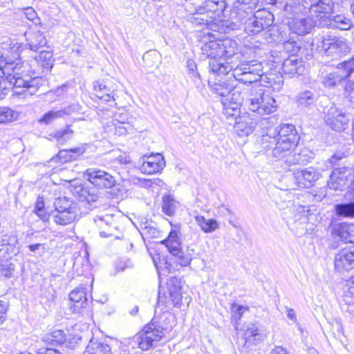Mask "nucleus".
<instances>
[{
	"instance_id": "obj_3",
	"label": "nucleus",
	"mask_w": 354,
	"mask_h": 354,
	"mask_svg": "<svg viewBox=\"0 0 354 354\" xmlns=\"http://www.w3.org/2000/svg\"><path fill=\"white\" fill-rule=\"evenodd\" d=\"M266 2L274 7V12L282 13L286 17V24L292 33L298 35H307L316 24V21L311 17L295 15L294 14L298 13L301 9L290 0H266Z\"/></svg>"
},
{
	"instance_id": "obj_60",
	"label": "nucleus",
	"mask_w": 354,
	"mask_h": 354,
	"mask_svg": "<svg viewBox=\"0 0 354 354\" xmlns=\"http://www.w3.org/2000/svg\"><path fill=\"white\" fill-rule=\"evenodd\" d=\"M81 260H82V258L77 257V258H75L74 263H73V268H74V269L76 270V271L77 272V273L79 274H83L84 270L89 269L88 261V259H86L85 260L86 263L83 264L82 270H80L79 266L80 265Z\"/></svg>"
},
{
	"instance_id": "obj_32",
	"label": "nucleus",
	"mask_w": 354,
	"mask_h": 354,
	"mask_svg": "<svg viewBox=\"0 0 354 354\" xmlns=\"http://www.w3.org/2000/svg\"><path fill=\"white\" fill-rule=\"evenodd\" d=\"M279 128L280 126L274 129H267L266 133L263 134L260 140L259 141V144L260 145L262 149L266 151L271 150V152H272V149L276 145Z\"/></svg>"
},
{
	"instance_id": "obj_19",
	"label": "nucleus",
	"mask_w": 354,
	"mask_h": 354,
	"mask_svg": "<svg viewBox=\"0 0 354 354\" xmlns=\"http://www.w3.org/2000/svg\"><path fill=\"white\" fill-rule=\"evenodd\" d=\"M259 0H234L231 10L232 20L243 21L253 12L257 8Z\"/></svg>"
},
{
	"instance_id": "obj_15",
	"label": "nucleus",
	"mask_w": 354,
	"mask_h": 354,
	"mask_svg": "<svg viewBox=\"0 0 354 354\" xmlns=\"http://www.w3.org/2000/svg\"><path fill=\"white\" fill-rule=\"evenodd\" d=\"M333 0H315L310 6L309 11L316 22H324L328 19L334 10Z\"/></svg>"
},
{
	"instance_id": "obj_54",
	"label": "nucleus",
	"mask_w": 354,
	"mask_h": 354,
	"mask_svg": "<svg viewBox=\"0 0 354 354\" xmlns=\"http://www.w3.org/2000/svg\"><path fill=\"white\" fill-rule=\"evenodd\" d=\"M187 66L191 75V77L193 79L201 80L200 74L196 71L197 66L195 62L193 59H188L187 62Z\"/></svg>"
},
{
	"instance_id": "obj_11",
	"label": "nucleus",
	"mask_w": 354,
	"mask_h": 354,
	"mask_svg": "<svg viewBox=\"0 0 354 354\" xmlns=\"http://www.w3.org/2000/svg\"><path fill=\"white\" fill-rule=\"evenodd\" d=\"M182 280L180 277H170L167 282V292L161 295L158 294L157 304L166 307L174 306L180 308L182 305Z\"/></svg>"
},
{
	"instance_id": "obj_14",
	"label": "nucleus",
	"mask_w": 354,
	"mask_h": 354,
	"mask_svg": "<svg viewBox=\"0 0 354 354\" xmlns=\"http://www.w3.org/2000/svg\"><path fill=\"white\" fill-rule=\"evenodd\" d=\"M87 180L96 188L109 189L115 185V178L109 173L95 169H88L84 172Z\"/></svg>"
},
{
	"instance_id": "obj_42",
	"label": "nucleus",
	"mask_w": 354,
	"mask_h": 354,
	"mask_svg": "<svg viewBox=\"0 0 354 354\" xmlns=\"http://www.w3.org/2000/svg\"><path fill=\"white\" fill-rule=\"evenodd\" d=\"M296 101L299 106H310L317 101V95L313 91L306 90L297 95Z\"/></svg>"
},
{
	"instance_id": "obj_38",
	"label": "nucleus",
	"mask_w": 354,
	"mask_h": 354,
	"mask_svg": "<svg viewBox=\"0 0 354 354\" xmlns=\"http://www.w3.org/2000/svg\"><path fill=\"white\" fill-rule=\"evenodd\" d=\"M86 351L89 354H112L109 344L96 339H91Z\"/></svg>"
},
{
	"instance_id": "obj_44",
	"label": "nucleus",
	"mask_w": 354,
	"mask_h": 354,
	"mask_svg": "<svg viewBox=\"0 0 354 354\" xmlns=\"http://www.w3.org/2000/svg\"><path fill=\"white\" fill-rule=\"evenodd\" d=\"M335 210L339 216L354 218V202L337 204Z\"/></svg>"
},
{
	"instance_id": "obj_51",
	"label": "nucleus",
	"mask_w": 354,
	"mask_h": 354,
	"mask_svg": "<svg viewBox=\"0 0 354 354\" xmlns=\"http://www.w3.org/2000/svg\"><path fill=\"white\" fill-rule=\"evenodd\" d=\"M283 47L287 53L295 55L300 49V44L293 39H290L283 42Z\"/></svg>"
},
{
	"instance_id": "obj_56",
	"label": "nucleus",
	"mask_w": 354,
	"mask_h": 354,
	"mask_svg": "<svg viewBox=\"0 0 354 354\" xmlns=\"http://www.w3.org/2000/svg\"><path fill=\"white\" fill-rule=\"evenodd\" d=\"M345 301L348 303L352 302L349 301V298H354V278L352 279L347 284V288L344 292Z\"/></svg>"
},
{
	"instance_id": "obj_7",
	"label": "nucleus",
	"mask_w": 354,
	"mask_h": 354,
	"mask_svg": "<svg viewBox=\"0 0 354 354\" xmlns=\"http://www.w3.org/2000/svg\"><path fill=\"white\" fill-rule=\"evenodd\" d=\"M55 210L52 212L54 222L60 225H66L78 219L77 203L68 197H59L53 203Z\"/></svg>"
},
{
	"instance_id": "obj_22",
	"label": "nucleus",
	"mask_w": 354,
	"mask_h": 354,
	"mask_svg": "<svg viewBox=\"0 0 354 354\" xmlns=\"http://www.w3.org/2000/svg\"><path fill=\"white\" fill-rule=\"evenodd\" d=\"M305 70L304 61L296 55H290L285 59L281 67L282 73L289 77L301 75Z\"/></svg>"
},
{
	"instance_id": "obj_58",
	"label": "nucleus",
	"mask_w": 354,
	"mask_h": 354,
	"mask_svg": "<svg viewBox=\"0 0 354 354\" xmlns=\"http://www.w3.org/2000/svg\"><path fill=\"white\" fill-rule=\"evenodd\" d=\"M326 189L325 187H322L319 190H314L312 192L313 201L316 202L322 201L326 197Z\"/></svg>"
},
{
	"instance_id": "obj_46",
	"label": "nucleus",
	"mask_w": 354,
	"mask_h": 354,
	"mask_svg": "<svg viewBox=\"0 0 354 354\" xmlns=\"http://www.w3.org/2000/svg\"><path fill=\"white\" fill-rule=\"evenodd\" d=\"M15 271L14 264L9 259H2L0 260V277L10 278Z\"/></svg>"
},
{
	"instance_id": "obj_57",
	"label": "nucleus",
	"mask_w": 354,
	"mask_h": 354,
	"mask_svg": "<svg viewBox=\"0 0 354 354\" xmlns=\"http://www.w3.org/2000/svg\"><path fill=\"white\" fill-rule=\"evenodd\" d=\"M86 145H81L77 147L69 149L68 151L71 156H73V160H75L77 157L82 155L86 151Z\"/></svg>"
},
{
	"instance_id": "obj_9",
	"label": "nucleus",
	"mask_w": 354,
	"mask_h": 354,
	"mask_svg": "<svg viewBox=\"0 0 354 354\" xmlns=\"http://www.w3.org/2000/svg\"><path fill=\"white\" fill-rule=\"evenodd\" d=\"M169 253L175 257V261L181 266H189L193 257L196 254L195 250L187 247L185 250L181 248V243L175 230H171L168 237L162 241Z\"/></svg>"
},
{
	"instance_id": "obj_62",
	"label": "nucleus",
	"mask_w": 354,
	"mask_h": 354,
	"mask_svg": "<svg viewBox=\"0 0 354 354\" xmlns=\"http://www.w3.org/2000/svg\"><path fill=\"white\" fill-rule=\"evenodd\" d=\"M36 353L37 354H62L57 349L51 348H39Z\"/></svg>"
},
{
	"instance_id": "obj_2",
	"label": "nucleus",
	"mask_w": 354,
	"mask_h": 354,
	"mask_svg": "<svg viewBox=\"0 0 354 354\" xmlns=\"http://www.w3.org/2000/svg\"><path fill=\"white\" fill-rule=\"evenodd\" d=\"M0 71L3 75L0 79V100L7 95L6 81L15 88H21V91L15 93L26 97L35 95L41 85V78L31 69L28 62H21V59L15 61L5 53L1 55Z\"/></svg>"
},
{
	"instance_id": "obj_16",
	"label": "nucleus",
	"mask_w": 354,
	"mask_h": 354,
	"mask_svg": "<svg viewBox=\"0 0 354 354\" xmlns=\"http://www.w3.org/2000/svg\"><path fill=\"white\" fill-rule=\"evenodd\" d=\"M349 121L348 116L342 109L331 106L327 111L326 122L332 129L336 131L345 130Z\"/></svg>"
},
{
	"instance_id": "obj_43",
	"label": "nucleus",
	"mask_w": 354,
	"mask_h": 354,
	"mask_svg": "<svg viewBox=\"0 0 354 354\" xmlns=\"http://www.w3.org/2000/svg\"><path fill=\"white\" fill-rule=\"evenodd\" d=\"M162 210L164 214L171 216L174 215L178 207V202L171 195H165L162 198Z\"/></svg>"
},
{
	"instance_id": "obj_4",
	"label": "nucleus",
	"mask_w": 354,
	"mask_h": 354,
	"mask_svg": "<svg viewBox=\"0 0 354 354\" xmlns=\"http://www.w3.org/2000/svg\"><path fill=\"white\" fill-rule=\"evenodd\" d=\"M300 137L292 124L281 125L275 147L271 156L276 160L285 162L288 156L293 152L298 145Z\"/></svg>"
},
{
	"instance_id": "obj_39",
	"label": "nucleus",
	"mask_w": 354,
	"mask_h": 354,
	"mask_svg": "<svg viewBox=\"0 0 354 354\" xmlns=\"http://www.w3.org/2000/svg\"><path fill=\"white\" fill-rule=\"evenodd\" d=\"M337 234L344 242H349L354 244V224L342 223L336 230Z\"/></svg>"
},
{
	"instance_id": "obj_33",
	"label": "nucleus",
	"mask_w": 354,
	"mask_h": 354,
	"mask_svg": "<svg viewBox=\"0 0 354 354\" xmlns=\"http://www.w3.org/2000/svg\"><path fill=\"white\" fill-rule=\"evenodd\" d=\"M32 59L28 61L31 66L36 63L38 66L47 71L50 70L54 64L53 53L49 50H41L39 55H32Z\"/></svg>"
},
{
	"instance_id": "obj_13",
	"label": "nucleus",
	"mask_w": 354,
	"mask_h": 354,
	"mask_svg": "<svg viewBox=\"0 0 354 354\" xmlns=\"http://www.w3.org/2000/svg\"><path fill=\"white\" fill-rule=\"evenodd\" d=\"M321 44L319 47L327 55L335 57V58L346 55L350 50L346 39L344 37L323 38Z\"/></svg>"
},
{
	"instance_id": "obj_40",
	"label": "nucleus",
	"mask_w": 354,
	"mask_h": 354,
	"mask_svg": "<svg viewBox=\"0 0 354 354\" xmlns=\"http://www.w3.org/2000/svg\"><path fill=\"white\" fill-rule=\"evenodd\" d=\"M203 7L207 12H213L219 17L223 15L227 4L225 0H206L203 2Z\"/></svg>"
},
{
	"instance_id": "obj_5",
	"label": "nucleus",
	"mask_w": 354,
	"mask_h": 354,
	"mask_svg": "<svg viewBox=\"0 0 354 354\" xmlns=\"http://www.w3.org/2000/svg\"><path fill=\"white\" fill-rule=\"evenodd\" d=\"M245 102L250 111L259 115L271 114L277 108L274 98L262 87L252 88Z\"/></svg>"
},
{
	"instance_id": "obj_53",
	"label": "nucleus",
	"mask_w": 354,
	"mask_h": 354,
	"mask_svg": "<svg viewBox=\"0 0 354 354\" xmlns=\"http://www.w3.org/2000/svg\"><path fill=\"white\" fill-rule=\"evenodd\" d=\"M23 13L27 19L32 21L35 24H37L39 21L36 11L31 7L26 8L23 11Z\"/></svg>"
},
{
	"instance_id": "obj_10",
	"label": "nucleus",
	"mask_w": 354,
	"mask_h": 354,
	"mask_svg": "<svg viewBox=\"0 0 354 354\" xmlns=\"http://www.w3.org/2000/svg\"><path fill=\"white\" fill-rule=\"evenodd\" d=\"M353 72L354 58H351L338 64L335 70L332 72L322 71L321 82L325 88H334L348 78Z\"/></svg>"
},
{
	"instance_id": "obj_6",
	"label": "nucleus",
	"mask_w": 354,
	"mask_h": 354,
	"mask_svg": "<svg viewBox=\"0 0 354 354\" xmlns=\"http://www.w3.org/2000/svg\"><path fill=\"white\" fill-rule=\"evenodd\" d=\"M274 22V14L266 9L259 10L254 14L253 12L242 21L232 20L236 28L244 29L248 35H257L262 30L268 28Z\"/></svg>"
},
{
	"instance_id": "obj_27",
	"label": "nucleus",
	"mask_w": 354,
	"mask_h": 354,
	"mask_svg": "<svg viewBox=\"0 0 354 354\" xmlns=\"http://www.w3.org/2000/svg\"><path fill=\"white\" fill-rule=\"evenodd\" d=\"M70 301L73 303L70 306L74 313H79L88 304L86 288L80 286L73 290L69 294Z\"/></svg>"
},
{
	"instance_id": "obj_23",
	"label": "nucleus",
	"mask_w": 354,
	"mask_h": 354,
	"mask_svg": "<svg viewBox=\"0 0 354 354\" xmlns=\"http://www.w3.org/2000/svg\"><path fill=\"white\" fill-rule=\"evenodd\" d=\"M71 192L80 201L86 202L88 204L96 202L100 198L99 192L94 185L86 184L74 185L71 188Z\"/></svg>"
},
{
	"instance_id": "obj_63",
	"label": "nucleus",
	"mask_w": 354,
	"mask_h": 354,
	"mask_svg": "<svg viewBox=\"0 0 354 354\" xmlns=\"http://www.w3.org/2000/svg\"><path fill=\"white\" fill-rule=\"evenodd\" d=\"M286 310L288 319L291 320L294 324H297L295 311L292 308L288 307H286Z\"/></svg>"
},
{
	"instance_id": "obj_18",
	"label": "nucleus",
	"mask_w": 354,
	"mask_h": 354,
	"mask_svg": "<svg viewBox=\"0 0 354 354\" xmlns=\"http://www.w3.org/2000/svg\"><path fill=\"white\" fill-rule=\"evenodd\" d=\"M293 175L295 183L301 189L313 187L321 176L318 170L313 167L298 169L294 172Z\"/></svg>"
},
{
	"instance_id": "obj_49",
	"label": "nucleus",
	"mask_w": 354,
	"mask_h": 354,
	"mask_svg": "<svg viewBox=\"0 0 354 354\" xmlns=\"http://www.w3.org/2000/svg\"><path fill=\"white\" fill-rule=\"evenodd\" d=\"M73 135V131L71 129V126L68 125L64 129L57 131L55 133L54 138L59 143L64 144V142L71 139Z\"/></svg>"
},
{
	"instance_id": "obj_21",
	"label": "nucleus",
	"mask_w": 354,
	"mask_h": 354,
	"mask_svg": "<svg viewBox=\"0 0 354 354\" xmlns=\"http://www.w3.org/2000/svg\"><path fill=\"white\" fill-rule=\"evenodd\" d=\"M243 102L244 99L241 95V88H235L230 99L225 98L221 100L223 114L227 118H236L240 113V106Z\"/></svg>"
},
{
	"instance_id": "obj_45",
	"label": "nucleus",
	"mask_w": 354,
	"mask_h": 354,
	"mask_svg": "<svg viewBox=\"0 0 354 354\" xmlns=\"http://www.w3.org/2000/svg\"><path fill=\"white\" fill-rule=\"evenodd\" d=\"M19 113L8 107H0V123L10 122L17 120Z\"/></svg>"
},
{
	"instance_id": "obj_34",
	"label": "nucleus",
	"mask_w": 354,
	"mask_h": 354,
	"mask_svg": "<svg viewBox=\"0 0 354 354\" xmlns=\"http://www.w3.org/2000/svg\"><path fill=\"white\" fill-rule=\"evenodd\" d=\"M113 219L109 216H106L103 218H98L95 220L97 225L101 229L100 236L102 238H108L115 236V232L117 231V227L113 226Z\"/></svg>"
},
{
	"instance_id": "obj_30",
	"label": "nucleus",
	"mask_w": 354,
	"mask_h": 354,
	"mask_svg": "<svg viewBox=\"0 0 354 354\" xmlns=\"http://www.w3.org/2000/svg\"><path fill=\"white\" fill-rule=\"evenodd\" d=\"M209 85L213 93L221 96L223 99L231 98L232 94L235 88H240L237 86H233L229 80H218L217 82L212 83L209 81Z\"/></svg>"
},
{
	"instance_id": "obj_20",
	"label": "nucleus",
	"mask_w": 354,
	"mask_h": 354,
	"mask_svg": "<svg viewBox=\"0 0 354 354\" xmlns=\"http://www.w3.org/2000/svg\"><path fill=\"white\" fill-rule=\"evenodd\" d=\"M335 268L338 272L348 271L354 268V244L342 249L335 257Z\"/></svg>"
},
{
	"instance_id": "obj_29",
	"label": "nucleus",
	"mask_w": 354,
	"mask_h": 354,
	"mask_svg": "<svg viewBox=\"0 0 354 354\" xmlns=\"http://www.w3.org/2000/svg\"><path fill=\"white\" fill-rule=\"evenodd\" d=\"M347 172L346 167L336 168L330 176L328 187L333 190H344L347 185Z\"/></svg>"
},
{
	"instance_id": "obj_24",
	"label": "nucleus",
	"mask_w": 354,
	"mask_h": 354,
	"mask_svg": "<svg viewBox=\"0 0 354 354\" xmlns=\"http://www.w3.org/2000/svg\"><path fill=\"white\" fill-rule=\"evenodd\" d=\"M314 153L308 148L304 147L296 151L295 150L288 156L284 163L286 169L297 165H305L314 158Z\"/></svg>"
},
{
	"instance_id": "obj_47",
	"label": "nucleus",
	"mask_w": 354,
	"mask_h": 354,
	"mask_svg": "<svg viewBox=\"0 0 354 354\" xmlns=\"http://www.w3.org/2000/svg\"><path fill=\"white\" fill-rule=\"evenodd\" d=\"M62 113L59 109H53L45 113L38 120L40 124H49L56 120L57 119L61 118Z\"/></svg>"
},
{
	"instance_id": "obj_59",
	"label": "nucleus",
	"mask_w": 354,
	"mask_h": 354,
	"mask_svg": "<svg viewBox=\"0 0 354 354\" xmlns=\"http://www.w3.org/2000/svg\"><path fill=\"white\" fill-rule=\"evenodd\" d=\"M57 158L62 162L72 161L73 156L70 154L68 149H62L57 154Z\"/></svg>"
},
{
	"instance_id": "obj_31",
	"label": "nucleus",
	"mask_w": 354,
	"mask_h": 354,
	"mask_svg": "<svg viewBox=\"0 0 354 354\" xmlns=\"http://www.w3.org/2000/svg\"><path fill=\"white\" fill-rule=\"evenodd\" d=\"M320 26L346 30L351 28V21L350 19L343 15H337L333 17L330 15L328 19H325L324 22H321Z\"/></svg>"
},
{
	"instance_id": "obj_48",
	"label": "nucleus",
	"mask_w": 354,
	"mask_h": 354,
	"mask_svg": "<svg viewBox=\"0 0 354 354\" xmlns=\"http://www.w3.org/2000/svg\"><path fill=\"white\" fill-rule=\"evenodd\" d=\"M160 54L156 50H151L146 52L143 56L142 59L146 67L151 68L157 66L159 62Z\"/></svg>"
},
{
	"instance_id": "obj_50",
	"label": "nucleus",
	"mask_w": 354,
	"mask_h": 354,
	"mask_svg": "<svg viewBox=\"0 0 354 354\" xmlns=\"http://www.w3.org/2000/svg\"><path fill=\"white\" fill-rule=\"evenodd\" d=\"M246 310H248L247 307L236 304H233L231 307L232 322H234L237 325L238 321L241 319L243 312Z\"/></svg>"
},
{
	"instance_id": "obj_26",
	"label": "nucleus",
	"mask_w": 354,
	"mask_h": 354,
	"mask_svg": "<svg viewBox=\"0 0 354 354\" xmlns=\"http://www.w3.org/2000/svg\"><path fill=\"white\" fill-rule=\"evenodd\" d=\"M19 252L18 239L15 235H4L0 238V258L10 259Z\"/></svg>"
},
{
	"instance_id": "obj_52",
	"label": "nucleus",
	"mask_w": 354,
	"mask_h": 354,
	"mask_svg": "<svg viewBox=\"0 0 354 354\" xmlns=\"http://www.w3.org/2000/svg\"><path fill=\"white\" fill-rule=\"evenodd\" d=\"M80 109L81 107L79 104L73 103L59 110L62 113V117L63 118L64 115H71L74 113H79Z\"/></svg>"
},
{
	"instance_id": "obj_8",
	"label": "nucleus",
	"mask_w": 354,
	"mask_h": 354,
	"mask_svg": "<svg viewBox=\"0 0 354 354\" xmlns=\"http://www.w3.org/2000/svg\"><path fill=\"white\" fill-rule=\"evenodd\" d=\"M26 44H20L19 46H13L10 48L12 56L10 58L13 60L21 59V62H28L30 65L31 64L28 61L22 60L20 57L21 55H26L28 50L36 53L40 48L44 47L47 44V40L44 33L39 30L31 29L25 33ZM32 69V66H30Z\"/></svg>"
},
{
	"instance_id": "obj_37",
	"label": "nucleus",
	"mask_w": 354,
	"mask_h": 354,
	"mask_svg": "<svg viewBox=\"0 0 354 354\" xmlns=\"http://www.w3.org/2000/svg\"><path fill=\"white\" fill-rule=\"evenodd\" d=\"M66 334L64 330H55L50 333L45 334L41 342L46 345L58 346L63 344L66 341Z\"/></svg>"
},
{
	"instance_id": "obj_61",
	"label": "nucleus",
	"mask_w": 354,
	"mask_h": 354,
	"mask_svg": "<svg viewBox=\"0 0 354 354\" xmlns=\"http://www.w3.org/2000/svg\"><path fill=\"white\" fill-rule=\"evenodd\" d=\"M141 228L143 230H147V233H149L153 236L158 233L157 230L154 227L151 226L148 221H145L144 223L141 224Z\"/></svg>"
},
{
	"instance_id": "obj_55",
	"label": "nucleus",
	"mask_w": 354,
	"mask_h": 354,
	"mask_svg": "<svg viewBox=\"0 0 354 354\" xmlns=\"http://www.w3.org/2000/svg\"><path fill=\"white\" fill-rule=\"evenodd\" d=\"M345 97L354 104V82H348L345 86Z\"/></svg>"
},
{
	"instance_id": "obj_25",
	"label": "nucleus",
	"mask_w": 354,
	"mask_h": 354,
	"mask_svg": "<svg viewBox=\"0 0 354 354\" xmlns=\"http://www.w3.org/2000/svg\"><path fill=\"white\" fill-rule=\"evenodd\" d=\"M243 330L245 342L250 344H257L268 336V332L264 327H259L254 324L245 326Z\"/></svg>"
},
{
	"instance_id": "obj_64",
	"label": "nucleus",
	"mask_w": 354,
	"mask_h": 354,
	"mask_svg": "<svg viewBox=\"0 0 354 354\" xmlns=\"http://www.w3.org/2000/svg\"><path fill=\"white\" fill-rule=\"evenodd\" d=\"M271 354H289L288 351L281 346H276L271 351Z\"/></svg>"
},
{
	"instance_id": "obj_17",
	"label": "nucleus",
	"mask_w": 354,
	"mask_h": 354,
	"mask_svg": "<svg viewBox=\"0 0 354 354\" xmlns=\"http://www.w3.org/2000/svg\"><path fill=\"white\" fill-rule=\"evenodd\" d=\"M142 165L140 170L145 174H153L160 172L166 163L163 156L160 153H151L141 158Z\"/></svg>"
},
{
	"instance_id": "obj_36",
	"label": "nucleus",
	"mask_w": 354,
	"mask_h": 354,
	"mask_svg": "<svg viewBox=\"0 0 354 354\" xmlns=\"http://www.w3.org/2000/svg\"><path fill=\"white\" fill-rule=\"evenodd\" d=\"M93 89L97 97L104 102L114 101L113 91L104 82L96 81L93 82Z\"/></svg>"
},
{
	"instance_id": "obj_1",
	"label": "nucleus",
	"mask_w": 354,
	"mask_h": 354,
	"mask_svg": "<svg viewBox=\"0 0 354 354\" xmlns=\"http://www.w3.org/2000/svg\"><path fill=\"white\" fill-rule=\"evenodd\" d=\"M203 57L209 58V71L218 75H227L232 71L236 80L245 84L259 82L263 86H272L273 74H264L263 66L256 60L241 62L236 66L227 61L237 51L236 41L225 39L206 42L201 47Z\"/></svg>"
},
{
	"instance_id": "obj_41",
	"label": "nucleus",
	"mask_w": 354,
	"mask_h": 354,
	"mask_svg": "<svg viewBox=\"0 0 354 354\" xmlns=\"http://www.w3.org/2000/svg\"><path fill=\"white\" fill-rule=\"evenodd\" d=\"M195 221L201 230L205 233H211L219 227V224L214 218L206 219L203 216L197 215Z\"/></svg>"
},
{
	"instance_id": "obj_12",
	"label": "nucleus",
	"mask_w": 354,
	"mask_h": 354,
	"mask_svg": "<svg viewBox=\"0 0 354 354\" xmlns=\"http://www.w3.org/2000/svg\"><path fill=\"white\" fill-rule=\"evenodd\" d=\"M164 335L165 328L155 323H150L146 325L135 338L139 347L143 351H147L153 346L154 342L160 341Z\"/></svg>"
},
{
	"instance_id": "obj_28",
	"label": "nucleus",
	"mask_w": 354,
	"mask_h": 354,
	"mask_svg": "<svg viewBox=\"0 0 354 354\" xmlns=\"http://www.w3.org/2000/svg\"><path fill=\"white\" fill-rule=\"evenodd\" d=\"M257 121L249 115H244L236 118L234 129L240 137L251 134L257 126Z\"/></svg>"
},
{
	"instance_id": "obj_35",
	"label": "nucleus",
	"mask_w": 354,
	"mask_h": 354,
	"mask_svg": "<svg viewBox=\"0 0 354 354\" xmlns=\"http://www.w3.org/2000/svg\"><path fill=\"white\" fill-rule=\"evenodd\" d=\"M307 205H297L295 209L294 218L300 223H306L313 219V216H315L316 208Z\"/></svg>"
}]
</instances>
